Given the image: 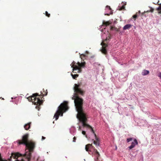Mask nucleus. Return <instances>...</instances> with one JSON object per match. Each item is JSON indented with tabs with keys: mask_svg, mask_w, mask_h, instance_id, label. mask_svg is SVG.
<instances>
[{
	"mask_svg": "<svg viewBox=\"0 0 161 161\" xmlns=\"http://www.w3.org/2000/svg\"><path fill=\"white\" fill-rule=\"evenodd\" d=\"M112 23V21L109 20L108 21H105L104 20H103V25H100V31L103 32V30H105L106 27L107 26L109 25Z\"/></svg>",
	"mask_w": 161,
	"mask_h": 161,
	"instance_id": "7",
	"label": "nucleus"
},
{
	"mask_svg": "<svg viewBox=\"0 0 161 161\" xmlns=\"http://www.w3.org/2000/svg\"><path fill=\"white\" fill-rule=\"evenodd\" d=\"M45 14L46 16H47L48 17H49L50 16V14H48L47 11H46Z\"/></svg>",
	"mask_w": 161,
	"mask_h": 161,
	"instance_id": "19",
	"label": "nucleus"
},
{
	"mask_svg": "<svg viewBox=\"0 0 161 161\" xmlns=\"http://www.w3.org/2000/svg\"><path fill=\"white\" fill-rule=\"evenodd\" d=\"M132 139L133 138L131 137L127 138L126 140L127 142H129L130 141H131L132 140Z\"/></svg>",
	"mask_w": 161,
	"mask_h": 161,
	"instance_id": "18",
	"label": "nucleus"
},
{
	"mask_svg": "<svg viewBox=\"0 0 161 161\" xmlns=\"http://www.w3.org/2000/svg\"><path fill=\"white\" fill-rule=\"evenodd\" d=\"M46 138L44 137V136H42V140L43 141V140L45 139Z\"/></svg>",
	"mask_w": 161,
	"mask_h": 161,
	"instance_id": "27",
	"label": "nucleus"
},
{
	"mask_svg": "<svg viewBox=\"0 0 161 161\" xmlns=\"http://www.w3.org/2000/svg\"><path fill=\"white\" fill-rule=\"evenodd\" d=\"M38 96V95L37 93L34 94L32 96L28 97L27 99L29 101H32L34 105L39 106L42 104V102L40 98L36 97Z\"/></svg>",
	"mask_w": 161,
	"mask_h": 161,
	"instance_id": "4",
	"label": "nucleus"
},
{
	"mask_svg": "<svg viewBox=\"0 0 161 161\" xmlns=\"http://www.w3.org/2000/svg\"><path fill=\"white\" fill-rule=\"evenodd\" d=\"M154 3V4H157V3Z\"/></svg>",
	"mask_w": 161,
	"mask_h": 161,
	"instance_id": "35",
	"label": "nucleus"
},
{
	"mask_svg": "<svg viewBox=\"0 0 161 161\" xmlns=\"http://www.w3.org/2000/svg\"><path fill=\"white\" fill-rule=\"evenodd\" d=\"M82 133L84 135H86V131L84 130H82Z\"/></svg>",
	"mask_w": 161,
	"mask_h": 161,
	"instance_id": "24",
	"label": "nucleus"
},
{
	"mask_svg": "<svg viewBox=\"0 0 161 161\" xmlns=\"http://www.w3.org/2000/svg\"><path fill=\"white\" fill-rule=\"evenodd\" d=\"M86 62H84L80 63V62H78V66H77L75 65V68L73 69V71H74L75 70L77 71V72L78 73H80L81 72V68H84L85 67Z\"/></svg>",
	"mask_w": 161,
	"mask_h": 161,
	"instance_id": "6",
	"label": "nucleus"
},
{
	"mask_svg": "<svg viewBox=\"0 0 161 161\" xmlns=\"http://www.w3.org/2000/svg\"><path fill=\"white\" fill-rule=\"evenodd\" d=\"M94 66H96V65H99V64H98V63H94Z\"/></svg>",
	"mask_w": 161,
	"mask_h": 161,
	"instance_id": "26",
	"label": "nucleus"
},
{
	"mask_svg": "<svg viewBox=\"0 0 161 161\" xmlns=\"http://www.w3.org/2000/svg\"><path fill=\"white\" fill-rule=\"evenodd\" d=\"M86 53H88V51H86Z\"/></svg>",
	"mask_w": 161,
	"mask_h": 161,
	"instance_id": "36",
	"label": "nucleus"
},
{
	"mask_svg": "<svg viewBox=\"0 0 161 161\" xmlns=\"http://www.w3.org/2000/svg\"><path fill=\"white\" fill-rule=\"evenodd\" d=\"M65 103H62L58 107L57 109L54 114V118L55 119V120H57L59 118V116H63V113L66 112L68 109L67 106L68 102L64 101Z\"/></svg>",
	"mask_w": 161,
	"mask_h": 161,
	"instance_id": "2",
	"label": "nucleus"
},
{
	"mask_svg": "<svg viewBox=\"0 0 161 161\" xmlns=\"http://www.w3.org/2000/svg\"><path fill=\"white\" fill-rule=\"evenodd\" d=\"M81 56H83V57H84L86 56V55L85 54H81V55H80V58H81Z\"/></svg>",
	"mask_w": 161,
	"mask_h": 161,
	"instance_id": "25",
	"label": "nucleus"
},
{
	"mask_svg": "<svg viewBox=\"0 0 161 161\" xmlns=\"http://www.w3.org/2000/svg\"><path fill=\"white\" fill-rule=\"evenodd\" d=\"M71 76H72L73 78L74 79H75L78 76V75H77V74L73 75L71 74Z\"/></svg>",
	"mask_w": 161,
	"mask_h": 161,
	"instance_id": "17",
	"label": "nucleus"
},
{
	"mask_svg": "<svg viewBox=\"0 0 161 161\" xmlns=\"http://www.w3.org/2000/svg\"><path fill=\"white\" fill-rule=\"evenodd\" d=\"M132 26H133L132 25L130 24H127L124 26V27L123 28V30H126L127 29L129 30Z\"/></svg>",
	"mask_w": 161,
	"mask_h": 161,
	"instance_id": "13",
	"label": "nucleus"
},
{
	"mask_svg": "<svg viewBox=\"0 0 161 161\" xmlns=\"http://www.w3.org/2000/svg\"><path fill=\"white\" fill-rule=\"evenodd\" d=\"M157 9L158 10H161V6H160L157 8Z\"/></svg>",
	"mask_w": 161,
	"mask_h": 161,
	"instance_id": "23",
	"label": "nucleus"
},
{
	"mask_svg": "<svg viewBox=\"0 0 161 161\" xmlns=\"http://www.w3.org/2000/svg\"><path fill=\"white\" fill-rule=\"evenodd\" d=\"M31 123V122H29L24 125V128L25 130H27L30 128Z\"/></svg>",
	"mask_w": 161,
	"mask_h": 161,
	"instance_id": "15",
	"label": "nucleus"
},
{
	"mask_svg": "<svg viewBox=\"0 0 161 161\" xmlns=\"http://www.w3.org/2000/svg\"><path fill=\"white\" fill-rule=\"evenodd\" d=\"M90 62L92 64V62L91 61H90Z\"/></svg>",
	"mask_w": 161,
	"mask_h": 161,
	"instance_id": "44",
	"label": "nucleus"
},
{
	"mask_svg": "<svg viewBox=\"0 0 161 161\" xmlns=\"http://www.w3.org/2000/svg\"><path fill=\"white\" fill-rule=\"evenodd\" d=\"M28 134L24 135L22 136V141L18 140L16 141V142L18 144H23L25 145L29 151L31 152L33 151L34 146L33 143L29 142L28 140Z\"/></svg>",
	"mask_w": 161,
	"mask_h": 161,
	"instance_id": "3",
	"label": "nucleus"
},
{
	"mask_svg": "<svg viewBox=\"0 0 161 161\" xmlns=\"http://www.w3.org/2000/svg\"><path fill=\"white\" fill-rule=\"evenodd\" d=\"M112 14L111 9L110 7L108 6H107L106 7L105 12L104 13L105 15H109L110 14Z\"/></svg>",
	"mask_w": 161,
	"mask_h": 161,
	"instance_id": "8",
	"label": "nucleus"
},
{
	"mask_svg": "<svg viewBox=\"0 0 161 161\" xmlns=\"http://www.w3.org/2000/svg\"><path fill=\"white\" fill-rule=\"evenodd\" d=\"M18 103V101H16V102H15L14 103L15 104H17Z\"/></svg>",
	"mask_w": 161,
	"mask_h": 161,
	"instance_id": "30",
	"label": "nucleus"
},
{
	"mask_svg": "<svg viewBox=\"0 0 161 161\" xmlns=\"http://www.w3.org/2000/svg\"><path fill=\"white\" fill-rule=\"evenodd\" d=\"M47 92L46 94L45 95H43V96H46L47 95Z\"/></svg>",
	"mask_w": 161,
	"mask_h": 161,
	"instance_id": "33",
	"label": "nucleus"
},
{
	"mask_svg": "<svg viewBox=\"0 0 161 161\" xmlns=\"http://www.w3.org/2000/svg\"><path fill=\"white\" fill-rule=\"evenodd\" d=\"M115 148L116 149H117V148L116 147Z\"/></svg>",
	"mask_w": 161,
	"mask_h": 161,
	"instance_id": "40",
	"label": "nucleus"
},
{
	"mask_svg": "<svg viewBox=\"0 0 161 161\" xmlns=\"http://www.w3.org/2000/svg\"><path fill=\"white\" fill-rule=\"evenodd\" d=\"M73 89L74 92L71 99L73 100H74V103L75 109L77 112L76 118L79 121V124H81L82 126L89 129L91 135L89 137H88L87 135H86V137L87 138H89L93 140L94 144L97 147H98L100 145V139L97 137L92 127L87 123V117L83 108V100L78 96V95H83L84 91L80 88V85L77 84H75Z\"/></svg>",
	"mask_w": 161,
	"mask_h": 161,
	"instance_id": "1",
	"label": "nucleus"
},
{
	"mask_svg": "<svg viewBox=\"0 0 161 161\" xmlns=\"http://www.w3.org/2000/svg\"><path fill=\"white\" fill-rule=\"evenodd\" d=\"M92 153V151H89V154H91V153Z\"/></svg>",
	"mask_w": 161,
	"mask_h": 161,
	"instance_id": "31",
	"label": "nucleus"
},
{
	"mask_svg": "<svg viewBox=\"0 0 161 161\" xmlns=\"http://www.w3.org/2000/svg\"><path fill=\"white\" fill-rule=\"evenodd\" d=\"M159 4V5H161V3H160V4Z\"/></svg>",
	"mask_w": 161,
	"mask_h": 161,
	"instance_id": "41",
	"label": "nucleus"
},
{
	"mask_svg": "<svg viewBox=\"0 0 161 161\" xmlns=\"http://www.w3.org/2000/svg\"><path fill=\"white\" fill-rule=\"evenodd\" d=\"M110 28L111 30H114L115 31L118 32L119 34L120 35H122L124 33V31H121L119 28H117L113 27L112 26H110Z\"/></svg>",
	"mask_w": 161,
	"mask_h": 161,
	"instance_id": "10",
	"label": "nucleus"
},
{
	"mask_svg": "<svg viewBox=\"0 0 161 161\" xmlns=\"http://www.w3.org/2000/svg\"><path fill=\"white\" fill-rule=\"evenodd\" d=\"M123 3L124 4V5H121L120 4H119V6L118 7V9H119V10H122V9H124L125 8V5L126 4V2H123Z\"/></svg>",
	"mask_w": 161,
	"mask_h": 161,
	"instance_id": "16",
	"label": "nucleus"
},
{
	"mask_svg": "<svg viewBox=\"0 0 161 161\" xmlns=\"http://www.w3.org/2000/svg\"><path fill=\"white\" fill-rule=\"evenodd\" d=\"M94 147L91 144L86 145L85 146V149L86 150V151L87 152L89 151V149L93 148L94 149L93 153H94V155L95 157L97 158L96 159H95V161H97V160H98V158L100 156V154L97 151V150L94 149Z\"/></svg>",
	"mask_w": 161,
	"mask_h": 161,
	"instance_id": "5",
	"label": "nucleus"
},
{
	"mask_svg": "<svg viewBox=\"0 0 161 161\" xmlns=\"http://www.w3.org/2000/svg\"><path fill=\"white\" fill-rule=\"evenodd\" d=\"M136 27L135 26H134V28H135V29H136Z\"/></svg>",
	"mask_w": 161,
	"mask_h": 161,
	"instance_id": "39",
	"label": "nucleus"
},
{
	"mask_svg": "<svg viewBox=\"0 0 161 161\" xmlns=\"http://www.w3.org/2000/svg\"><path fill=\"white\" fill-rule=\"evenodd\" d=\"M70 132L71 134L74 135L76 131L75 128L74 127H72L69 129Z\"/></svg>",
	"mask_w": 161,
	"mask_h": 161,
	"instance_id": "12",
	"label": "nucleus"
},
{
	"mask_svg": "<svg viewBox=\"0 0 161 161\" xmlns=\"http://www.w3.org/2000/svg\"><path fill=\"white\" fill-rule=\"evenodd\" d=\"M139 14H140V13H141V12H140V11H139Z\"/></svg>",
	"mask_w": 161,
	"mask_h": 161,
	"instance_id": "34",
	"label": "nucleus"
},
{
	"mask_svg": "<svg viewBox=\"0 0 161 161\" xmlns=\"http://www.w3.org/2000/svg\"><path fill=\"white\" fill-rule=\"evenodd\" d=\"M72 64H75V62H73L72 63Z\"/></svg>",
	"mask_w": 161,
	"mask_h": 161,
	"instance_id": "32",
	"label": "nucleus"
},
{
	"mask_svg": "<svg viewBox=\"0 0 161 161\" xmlns=\"http://www.w3.org/2000/svg\"><path fill=\"white\" fill-rule=\"evenodd\" d=\"M12 100L10 101V102H14V101L13 100V97H12L11 98Z\"/></svg>",
	"mask_w": 161,
	"mask_h": 161,
	"instance_id": "29",
	"label": "nucleus"
},
{
	"mask_svg": "<svg viewBox=\"0 0 161 161\" xmlns=\"http://www.w3.org/2000/svg\"><path fill=\"white\" fill-rule=\"evenodd\" d=\"M159 2V1H158V2H157V3H158Z\"/></svg>",
	"mask_w": 161,
	"mask_h": 161,
	"instance_id": "37",
	"label": "nucleus"
},
{
	"mask_svg": "<svg viewBox=\"0 0 161 161\" xmlns=\"http://www.w3.org/2000/svg\"><path fill=\"white\" fill-rule=\"evenodd\" d=\"M149 73V71L146 69L143 70L142 72V75L143 76H145L147 75Z\"/></svg>",
	"mask_w": 161,
	"mask_h": 161,
	"instance_id": "14",
	"label": "nucleus"
},
{
	"mask_svg": "<svg viewBox=\"0 0 161 161\" xmlns=\"http://www.w3.org/2000/svg\"><path fill=\"white\" fill-rule=\"evenodd\" d=\"M138 142L137 140L136 139H134L133 142H132L131 143V145L129 147V149H131L134 148L136 145H137Z\"/></svg>",
	"mask_w": 161,
	"mask_h": 161,
	"instance_id": "11",
	"label": "nucleus"
},
{
	"mask_svg": "<svg viewBox=\"0 0 161 161\" xmlns=\"http://www.w3.org/2000/svg\"><path fill=\"white\" fill-rule=\"evenodd\" d=\"M2 99H4L3 98H2Z\"/></svg>",
	"mask_w": 161,
	"mask_h": 161,
	"instance_id": "43",
	"label": "nucleus"
},
{
	"mask_svg": "<svg viewBox=\"0 0 161 161\" xmlns=\"http://www.w3.org/2000/svg\"><path fill=\"white\" fill-rule=\"evenodd\" d=\"M37 106H36V108H37Z\"/></svg>",
	"mask_w": 161,
	"mask_h": 161,
	"instance_id": "42",
	"label": "nucleus"
},
{
	"mask_svg": "<svg viewBox=\"0 0 161 161\" xmlns=\"http://www.w3.org/2000/svg\"><path fill=\"white\" fill-rule=\"evenodd\" d=\"M138 16V15H137V14H135V15H133V16L132 17H133V18H134V19H136L137 18Z\"/></svg>",
	"mask_w": 161,
	"mask_h": 161,
	"instance_id": "20",
	"label": "nucleus"
},
{
	"mask_svg": "<svg viewBox=\"0 0 161 161\" xmlns=\"http://www.w3.org/2000/svg\"><path fill=\"white\" fill-rule=\"evenodd\" d=\"M101 45L102 46V48L100 49V51L103 53L106 54L107 52L106 47L107 46V45L103 42L101 43Z\"/></svg>",
	"mask_w": 161,
	"mask_h": 161,
	"instance_id": "9",
	"label": "nucleus"
},
{
	"mask_svg": "<svg viewBox=\"0 0 161 161\" xmlns=\"http://www.w3.org/2000/svg\"><path fill=\"white\" fill-rule=\"evenodd\" d=\"M79 130H81V126L80 125H79Z\"/></svg>",
	"mask_w": 161,
	"mask_h": 161,
	"instance_id": "28",
	"label": "nucleus"
},
{
	"mask_svg": "<svg viewBox=\"0 0 161 161\" xmlns=\"http://www.w3.org/2000/svg\"><path fill=\"white\" fill-rule=\"evenodd\" d=\"M158 76L160 77V79H161V72H159L158 74Z\"/></svg>",
	"mask_w": 161,
	"mask_h": 161,
	"instance_id": "21",
	"label": "nucleus"
},
{
	"mask_svg": "<svg viewBox=\"0 0 161 161\" xmlns=\"http://www.w3.org/2000/svg\"><path fill=\"white\" fill-rule=\"evenodd\" d=\"M73 139V142H76V137L75 136L74 137Z\"/></svg>",
	"mask_w": 161,
	"mask_h": 161,
	"instance_id": "22",
	"label": "nucleus"
},
{
	"mask_svg": "<svg viewBox=\"0 0 161 161\" xmlns=\"http://www.w3.org/2000/svg\"><path fill=\"white\" fill-rule=\"evenodd\" d=\"M150 11H148V10H147V12H149Z\"/></svg>",
	"mask_w": 161,
	"mask_h": 161,
	"instance_id": "38",
	"label": "nucleus"
}]
</instances>
